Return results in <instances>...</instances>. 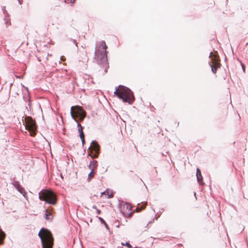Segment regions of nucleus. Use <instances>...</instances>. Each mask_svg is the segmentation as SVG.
<instances>
[{
  "mask_svg": "<svg viewBox=\"0 0 248 248\" xmlns=\"http://www.w3.org/2000/svg\"><path fill=\"white\" fill-rule=\"evenodd\" d=\"M38 236L41 240L42 248H53L54 238L50 231L43 228L40 230Z\"/></svg>",
  "mask_w": 248,
  "mask_h": 248,
  "instance_id": "nucleus-1",
  "label": "nucleus"
},
{
  "mask_svg": "<svg viewBox=\"0 0 248 248\" xmlns=\"http://www.w3.org/2000/svg\"><path fill=\"white\" fill-rule=\"evenodd\" d=\"M114 93L124 102H127L129 104H132L135 100L132 92L129 88L124 86H119L116 89Z\"/></svg>",
  "mask_w": 248,
  "mask_h": 248,
  "instance_id": "nucleus-2",
  "label": "nucleus"
},
{
  "mask_svg": "<svg viewBox=\"0 0 248 248\" xmlns=\"http://www.w3.org/2000/svg\"><path fill=\"white\" fill-rule=\"evenodd\" d=\"M107 46L104 41L100 43L98 49L96 52V56L98 62L101 64L105 70L107 69L109 66L108 62L107 51ZM107 72L106 70H105Z\"/></svg>",
  "mask_w": 248,
  "mask_h": 248,
  "instance_id": "nucleus-3",
  "label": "nucleus"
},
{
  "mask_svg": "<svg viewBox=\"0 0 248 248\" xmlns=\"http://www.w3.org/2000/svg\"><path fill=\"white\" fill-rule=\"evenodd\" d=\"M39 199L43 201H45L46 202L55 205L57 202V198L55 193L48 190H43L39 193Z\"/></svg>",
  "mask_w": 248,
  "mask_h": 248,
  "instance_id": "nucleus-4",
  "label": "nucleus"
},
{
  "mask_svg": "<svg viewBox=\"0 0 248 248\" xmlns=\"http://www.w3.org/2000/svg\"><path fill=\"white\" fill-rule=\"evenodd\" d=\"M71 115L72 118L76 121H82L86 116V112L82 107L76 106L71 108Z\"/></svg>",
  "mask_w": 248,
  "mask_h": 248,
  "instance_id": "nucleus-5",
  "label": "nucleus"
},
{
  "mask_svg": "<svg viewBox=\"0 0 248 248\" xmlns=\"http://www.w3.org/2000/svg\"><path fill=\"white\" fill-rule=\"evenodd\" d=\"M25 121L26 129L30 132L31 136H34L37 131V125L35 121L31 117H26Z\"/></svg>",
  "mask_w": 248,
  "mask_h": 248,
  "instance_id": "nucleus-6",
  "label": "nucleus"
},
{
  "mask_svg": "<svg viewBox=\"0 0 248 248\" xmlns=\"http://www.w3.org/2000/svg\"><path fill=\"white\" fill-rule=\"evenodd\" d=\"M209 57L210 58L209 64L211 67L212 71L214 74H216L217 69L221 66L219 56L211 52Z\"/></svg>",
  "mask_w": 248,
  "mask_h": 248,
  "instance_id": "nucleus-7",
  "label": "nucleus"
},
{
  "mask_svg": "<svg viewBox=\"0 0 248 248\" xmlns=\"http://www.w3.org/2000/svg\"><path fill=\"white\" fill-rule=\"evenodd\" d=\"M89 155L93 158H97L100 153V146L95 141H93L88 150Z\"/></svg>",
  "mask_w": 248,
  "mask_h": 248,
  "instance_id": "nucleus-8",
  "label": "nucleus"
},
{
  "mask_svg": "<svg viewBox=\"0 0 248 248\" xmlns=\"http://www.w3.org/2000/svg\"><path fill=\"white\" fill-rule=\"evenodd\" d=\"M120 210L122 213L126 217H130L133 214L131 205L126 202L121 204Z\"/></svg>",
  "mask_w": 248,
  "mask_h": 248,
  "instance_id": "nucleus-9",
  "label": "nucleus"
},
{
  "mask_svg": "<svg viewBox=\"0 0 248 248\" xmlns=\"http://www.w3.org/2000/svg\"><path fill=\"white\" fill-rule=\"evenodd\" d=\"M53 212L52 208L47 209L46 210L45 218L46 220L51 221L53 219Z\"/></svg>",
  "mask_w": 248,
  "mask_h": 248,
  "instance_id": "nucleus-10",
  "label": "nucleus"
},
{
  "mask_svg": "<svg viewBox=\"0 0 248 248\" xmlns=\"http://www.w3.org/2000/svg\"><path fill=\"white\" fill-rule=\"evenodd\" d=\"M103 195L107 196L108 199L112 198L113 197V193L112 190L107 189L105 191L101 193V197H102Z\"/></svg>",
  "mask_w": 248,
  "mask_h": 248,
  "instance_id": "nucleus-11",
  "label": "nucleus"
},
{
  "mask_svg": "<svg viewBox=\"0 0 248 248\" xmlns=\"http://www.w3.org/2000/svg\"><path fill=\"white\" fill-rule=\"evenodd\" d=\"M196 175H197V181H198V183L200 185H202L203 184V178H202V175L201 170L199 168L197 169Z\"/></svg>",
  "mask_w": 248,
  "mask_h": 248,
  "instance_id": "nucleus-12",
  "label": "nucleus"
},
{
  "mask_svg": "<svg viewBox=\"0 0 248 248\" xmlns=\"http://www.w3.org/2000/svg\"><path fill=\"white\" fill-rule=\"evenodd\" d=\"M147 203H142L141 205H139L136 208V211L137 212H139L141 211V210L144 209L146 207Z\"/></svg>",
  "mask_w": 248,
  "mask_h": 248,
  "instance_id": "nucleus-13",
  "label": "nucleus"
},
{
  "mask_svg": "<svg viewBox=\"0 0 248 248\" xmlns=\"http://www.w3.org/2000/svg\"><path fill=\"white\" fill-rule=\"evenodd\" d=\"M97 166V162L96 161H93L91 162L89 167L92 169V170H93L96 169Z\"/></svg>",
  "mask_w": 248,
  "mask_h": 248,
  "instance_id": "nucleus-14",
  "label": "nucleus"
},
{
  "mask_svg": "<svg viewBox=\"0 0 248 248\" xmlns=\"http://www.w3.org/2000/svg\"><path fill=\"white\" fill-rule=\"evenodd\" d=\"M95 174V172L93 170H92V171L90 172L88 175V181H90L91 179L94 177Z\"/></svg>",
  "mask_w": 248,
  "mask_h": 248,
  "instance_id": "nucleus-15",
  "label": "nucleus"
},
{
  "mask_svg": "<svg viewBox=\"0 0 248 248\" xmlns=\"http://www.w3.org/2000/svg\"><path fill=\"white\" fill-rule=\"evenodd\" d=\"M5 234L3 232H0V245L2 244V242L5 238Z\"/></svg>",
  "mask_w": 248,
  "mask_h": 248,
  "instance_id": "nucleus-16",
  "label": "nucleus"
},
{
  "mask_svg": "<svg viewBox=\"0 0 248 248\" xmlns=\"http://www.w3.org/2000/svg\"><path fill=\"white\" fill-rule=\"evenodd\" d=\"M79 136H80V138L81 140L82 145H84L85 143L84 133L83 132L80 133Z\"/></svg>",
  "mask_w": 248,
  "mask_h": 248,
  "instance_id": "nucleus-17",
  "label": "nucleus"
},
{
  "mask_svg": "<svg viewBox=\"0 0 248 248\" xmlns=\"http://www.w3.org/2000/svg\"><path fill=\"white\" fill-rule=\"evenodd\" d=\"M78 128L79 133H80L83 132V127H82V126H81V125L80 124H78Z\"/></svg>",
  "mask_w": 248,
  "mask_h": 248,
  "instance_id": "nucleus-18",
  "label": "nucleus"
},
{
  "mask_svg": "<svg viewBox=\"0 0 248 248\" xmlns=\"http://www.w3.org/2000/svg\"><path fill=\"white\" fill-rule=\"evenodd\" d=\"M82 56L81 57V59L84 60H88V57L86 52H85V54H82Z\"/></svg>",
  "mask_w": 248,
  "mask_h": 248,
  "instance_id": "nucleus-19",
  "label": "nucleus"
},
{
  "mask_svg": "<svg viewBox=\"0 0 248 248\" xmlns=\"http://www.w3.org/2000/svg\"><path fill=\"white\" fill-rule=\"evenodd\" d=\"M65 1L67 3H74L75 1V0H65Z\"/></svg>",
  "mask_w": 248,
  "mask_h": 248,
  "instance_id": "nucleus-20",
  "label": "nucleus"
},
{
  "mask_svg": "<svg viewBox=\"0 0 248 248\" xmlns=\"http://www.w3.org/2000/svg\"><path fill=\"white\" fill-rule=\"evenodd\" d=\"M98 218L101 221V222H102L106 226H107V223L105 222L104 220L102 217H98Z\"/></svg>",
  "mask_w": 248,
  "mask_h": 248,
  "instance_id": "nucleus-21",
  "label": "nucleus"
},
{
  "mask_svg": "<svg viewBox=\"0 0 248 248\" xmlns=\"http://www.w3.org/2000/svg\"><path fill=\"white\" fill-rule=\"evenodd\" d=\"M93 208L95 209L96 210V213L98 214V215H99L101 213V211L98 209L96 208V206H93Z\"/></svg>",
  "mask_w": 248,
  "mask_h": 248,
  "instance_id": "nucleus-22",
  "label": "nucleus"
},
{
  "mask_svg": "<svg viewBox=\"0 0 248 248\" xmlns=\"http://www.w3.org/2000/svg\"><path fill=\"white\" fill-rule=\"evenodd\" d=\"M125 245L128 248H131V245L129 244V243H126Z\"/></svg>",
  "mask_w": 248,
  "mask_h": 248,
  "instance_id": "nucleus-23",
  "label": "nucleus"
},
{
  "mask_svg": "<svg viewBox=\"0 0 248 248\" xmlns=\"http://www.w3.org/2000/svg\"><path fill=\"white\" fill-rule=\"evenodd\" d=\"M242 68H243V71H244V72H245V65H244L243 64H242Z\"/></svg>",
  "mask_w": 248,
  "mask_h": 248,
  "instance_id": "nucleus-24",
  "label": "nucleus"
},
{
  "mask_svg": "<svg viewBox=\"0 0 248 248\" xmlns=\"http://www.w3.org/2000/svg\"><path fill=\"white\" fill-rule=\"evenodd\" d=\"M74 42L75 43V44H76V46H78V43L76 42V41H75V40H74Z\"/></svg>",
  "mask_w": 248,
  "mask_h": 248,
  "instance_id": "nucleus-25",
  "label": "nucleus"
}]
</instances>
